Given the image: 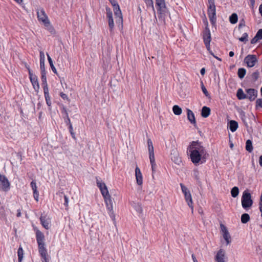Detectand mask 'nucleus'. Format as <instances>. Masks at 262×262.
Masks as SVG:
<instances>
[{
  "label": "nucleus",
  "instance_id": "nucleus-1",
  "mask_svg": "<svg viewBox=\"0 0 262 262\" xmlns=\"http://www.w3.org/2000/svg\"><path fill=\"white\" fill-rule=\"evenodd\" d=\"M190 158L195 165L205 162L208 156L205 148L199 142L193 141L189 146Z\"/></svg>",
  "mask_w": 262,
  "mask_h": 262
},
{
  "label": "nucleus",
  "instance_id": "nucleus-2",
  "mask_svg": "<svg viewBox=\"0 0 262 262\" xmlns=\"http://www.w3.org/2000/svg\"><path fill=\"white\" fill-rule=\"evenodd\" d=\"M97 185L99 188L102 195H103L105 203L106 205L107 209L110 211L113 210V201L111 199V196L108 192V189L105 184L98 180H97Z\"/></svg>",
  "mask_w": 262,
  "mask_h": 262
},
{
  "label": "nucleus",
  "instance_id": "nucleus-3",
  "mask_svg": "<svg viewBox=\"0 0 262 262\" xmlns=\"http://www.w3.org/2000/svg\"><path fill=\"white\" fill-rule=\"evenodd\" d=\"M37 15L39 21L47 29L51 32L54 31V28L43 9H39L37 10Z\"/></svg>",
  "mask_w": 262,
  "mask_h": 262
},
{
  "label": "nucleus",
  "instance_id": "nucleus-4",
  "mask_svg": "<svg viewBox=\"0 0 262 262\" xmlns=\"http://www.w3.org/2000/svg\"><path fill=\"white\" fill-rule=\"evenodd\" d=\"M113 7L116 24L119 27L123 26V16L120 7L116 0H109Z\"/></svg>",
  "mask_w": 262,
  "mask_h": 262
},
{
  "label": "nucleus",
  "instance_id": "nucleus-5",
  "mask_svg": "<svg viewBox=\"0 0 262 262\" xmlns=\"http://www.w3.org/2000/svg\"><path fill=\"white\" fill-rule=\"evenodd\" d=\"M253 204V201L251 199V195L248 190H245L243 192L242 197V207L247 209L250 208Z\"/></svg>",
  "mask_w": 262,
  "mask_h": 262
},
{
  "label": "nucleus",
  "instance_id": "nucleus-6",
  "mask_svg": "<svg viewBox=\"0 0 262 262\" xmlns=\"http://www.w3.org/2000/svg\"><path fill=\"white\" fill-rule=\"evenodd\" d=\"M180 186H181L182 191L184 194L185 200L186 202H187L188 206L191 208V212L193 213L194 208H193L192 196L190 193V192L188 190V189L185 186H184L182 183L180 184Z\"/></svg>",
  "mask_w": 262,
  "mask_h": 262
},
{
  "label": "nucleus",
  "instance_id": "nucleus-7",
  "mask_svg": "<svg viewBox=\"0 0 262 262\" xmlns=\"http://www.w3.org/2000/svg\"><path fill=\"white\" fill-rule=\"evenodd\" d=\"M208 15L210 20L213 24L215 20L216 16V8L214 0H208Z\"/></svg>",
  "mask_w": 262,
  "mask_h": 262
},
{
  "label": "nucleus",
  "instance_id": "nucleus-8",
  "mask_svg": "<svg viewBox=\"0 0 262 262\" xmlns=\"http://www.w3.org/2000/svg\"><path fill=\"white\" fill-rule=\"evenodd\" d=\"M0 188L2 190L7 192L10 188V184L8 179L4 175L0 173Z\"/></svg>",
  "mask_w": 262,
  "mask_h": 262
},
{
  "label": "nucleus",
  "instance_id": "nucleus-9",
  "mask_svg": "<svg viewBox=\"0 0 262 262\" xmlns=\"http://www.w3.org/2000/svg\"><path fill=\"white\" fill-rule=\"evenodd\" d=\"M203 40L205 46L208 51H210V43L211 40V34L209 29L208 27V25L205 28V29L203 34Z\"/></svg>",
  "mask_w": 262,
  "mask_h": 262
},
{
  "label": "nucleus",
  "instance_id": "nucleus-10",
  "mask_svg": "<svg viewBox=\"0 0 262 262\" xmlns=\"http://www.w3.org/2000/svg\"><path fill=\"white\" fill-rule=\"evenodd\" d=\"M170 158L176 164L180 165L182 164V160L177 148H173L171 150Z\"/></svg>",
  "mask_w": 262,
  "mask_h": 262
},
{
  "label": "nucleus",
  "instance_id": "nucleus-11",
  "mask_svg": "<svg viewBox=\"0 0 262 262\" xmlns=\"http://www.w3.org/2000/svg\"><path fill=\"white\" fill-rule=\"evenodd\" d=\"M220 228L224 239L226 242V245H228L231 243V236L227 227L223 224H220Z\"/></svg>",
  "mask_w": 262,
  "mask_h": 262
},
{
  "label": "nucleus",
  "instance_id": "nucleus-12",
  "mask_svg": "<svg viewBox=\"0 0 262 262\" xmlns=\"http://www.w3.org/2000/svg\"><path fill=\"white\" fill-rule=\"evenodd\" d=\"M244 62L249 68L253 67L257 62V59L255 55H248L244 58Z\"/></svg>",
  "mask_w": 262,
  "mask_h": 262
},
{
  "label": "nucleus",
  "instance_id": "nucleus-13",
  "mask_svg": "<svg viewBox=\"0 0 262 262\" xmlns=\"http://www.w3.org/2000/svg\"><path fill=\"white\" fill-rule=\"evenodd\" d=\"M28 72H29V78L30 79V81L32 84V85L33 86V88L35 89L36 91H37L39 89V85L37 77L34 75L30 69L28 68Z\"/></svg>",
  "mask_w": 262,
  "mask_h": 262
},
{
  "label": "nucleus",
  "instance_id": "nucleus-14",
  "mask_svg": "<svg viewBox=\"0 0 262 262\" xmlns=\"http://www.w3.org/2000/svg\"><path fill=\"white\" fill-rule=\"evenodd\" d=\"M226 258V252L223 249H220L216 253L215 256L216 262H225Z\"/></svg>",
  "mask_w": 262,
  "mask_h": 262
},
{
  "label": "nucleus",
  "instance_id": "nucleus-15",
  "mask_svg": "<svg viewBox=\"0 0 262 262\" xmlns=\"http://www.w3.org/2000/svg\"><path fill=\"white\" fill-rule=\"evenodd\" d=\"M135 177L137 185L139 186H142L143 184V176L140 168L137 166L135 168Z\"/></svg>",
  "mask_w": 262,
  "mask_h": 262
},
{
  "label": "nucleus",
  "instance_id": "nucleus-16",
  "mask_svg": "<svg viewBox=\"0 0 262 262\" xmlns=\"http://www.w3.org/2000/svg\"><path fill=\"white\" fill-rule=\"evenodd\" d=\"M106 16L108 18V26L109 28L111 30V31H112L114 29V20L113 18V13L110 8H106Z\"/></svg>",
  "mask_w": 262,
  "mask_h": 262
},
{
  "label": "nucleus",
  "instance_id": "nucleus-17",
  "mask_svg": "<svg viewBox=\"0 0 262 262\" xmlns=\"http://www.w3.org/2000/svg\"><path fill=\"white\" fill-rule=\"evenodd\" d=\"M156 5L158 6V11L160 14H164L167 10L164 0H156Z\"/></svg>",
  "mask_w": 262,
  "mask_h": 262
},
{
  "label": "nucleus",
  "instance_id": "nucleus-18",
  "mask_svg": "<svg viewBox=\"0 0 262 262\" xmlns=\"http://www.w3.org/2000/svg\"><path fill=\"white\" fill-rule=\"evenodd\" d=\"M39 252L42 257L43 262H48L47 250L45 244L38 245Z\"/></svg>",
  "mask_w": 262,
  "mask_h": 262
},
{
  "label": "nucleus",
  "instance_id": "nucleus-19",
  "mask_svg": "<svg viewBox=\"0 0 262 262\" xmlns=\"http://www.w3.org/2000/svg\"><path fill=\"white\" fill-rule=\"evenodd\" d=\"M247 98L250 101L254 100L257 96V92L253 89H249L247 90Z\"/></svg>",
  "mask_w": 262,
  "mask_h": 262
},
{
  "label": "nucleus",
  "instance_id": "nucleus-20",
  "mask_svg": "<svg viewBox=\"0 0 262 262\" xmlns=\"http://www.w3.org/2000/svg\"><path fill=\"white\" fill-rule=\"evenodd\" d=\"M36 239L38 245L45 244V236L39 230L36 231Z\"/></svg>",
  "mask_w": 262,
  "mask_h": 262
},
{
  "label": "nucleus",
  "instance_id": "nucleus-21",
  "mask_svg": "<svg viewBox=\"0 0 262 262\" xmlns=\"http://www.w3.org/2000/svg\"><path fill=\"white\" fill-rule=\"evenodd\" d=\"M260 39H262V29L257 32L255 36L251 39V43L254 44Z\"/></svg>",
  "mask_w": 262,
  "mask_h": 262
},
{
  "label": "nucleus",
  "instance_id": "nucleus-22",
  "mask_svg": "<svg viewBox=\"0 0 262 262\" xmlns=\"http://www.w3.org/2000/svg\"><path fill=\"white\" fill-rule=\"evenodd\" d=\"M187 118L189 121L193 124H196V121L193 113L189 109L187 110Z\"/></svg>",
  "mask_w": 262,
  "mask_h": 262
},
{
  "label": "nucleus",
  "instance_id": "nucleus-23",
  "mask_svg": "<svg viewBox=\"0 0 262 262\" xmlns=\"http://www.w3.org/2000/svg\"><path fill=\"white\" fill-rule=\"evenodd\" d=\"M211 110L209 107L207 106H203L201 111V116L203 118L208 117L210 114Z\"/></svg>",
  "mask_w": 262,
  "mask_h": 262
},
{
  "label": "nucleus",
  "instance_id": "nucleus-24",
  "mask_svg": "<svg viewBox=\"0 0 262 262\" xmlns=\"http://www.w3.org/2000/svg\"><path fill=\"white\" fill-rule=\"evenodd\" d=\"M40 222L42 225L46 229H49L50 227V222L48 220H46L45 217L41 216L40 217Z\"/></svg>",
  "mask_w": 262,
  "mask_h": 262
},
{
  "label": "nucleus",
  "instance_id": "nucleus-25",
  "mask_svg": "<svg viewBox=\"0 0 262 262\" xmlns=\"http://www.w3.org/2000/svg\"><path fill=\"white\" fill-rule=\"evenodd\" d=\"M230 129L232 132H234L238 128V123L234 120H231L229 123Z\"/></svg>",
  "mask_w": 262,
  "mask_h": 262
},
{
  "label": "nucleus",
  "instance_id": "nucleus-26",
  "mask_svg": "<svg viewBox=\"0 0 262 262\" xmlns=\"http://www.w3.org/2000/svg\"><path fill=\"white\" fill-rule=\"evenodd\" d=\"M172 111L174 115H180L182 113V108L178 105H175L172 107Z\"/></svg>",
  "mask_w": 262,
  "mask_h": 262
},
{
  "label": "nucleus",
  "instance_id": "nucleus-27",
  "mask_svg": "<svg viewBox=\"0 0 262 262\" xmlns=\"http://www.w3.org/2000/svg\"><path fill=\"white\" fill-rule=\"evenodd\" d=\"M236 95L238 99L239 100L247 98L246 95L244 94L243 91L241 89H239L237 90Z\"/></svg>",
  "mask_w": 262,
  "mask_h": 262
},
{
  "label": "nucleus",
  "instance_id": "nucleus-28",
  "mask_svg": "<svg viewBox=\"0 0 262 262\" xmlns=\"http://www.w3.org/2000/svg\"><path fill=\"white\" fill-rule=\"evenodd\" d=\"M246 73V70L244 68H239L238 70L237 75L240 79H243L245 76Z\"/></svg>",
  "mask_w": 262,
  "mask_h": 262
},
{
  "label": "nucleus",
  "instance_id": "nucleus-29",
  "mask_svg": "<svg viewBox=\"0 0 262 262\" xmlns=\"http://www.w3.org/2000/svg\"><path fill=\"white\" fill-rule=\"evenodd\" d=\"M246 149L251 152L253 150V146L252 141L250 140H248L246 143Z\"/></svg>",
  "mask_w": 262,
  "mask_h": 262
},
{
  "label": "nucleus",
  "instance_id": "nucleus-30",
  "mask_svg": "<svg viewBox=\"0 0 262 262\" xmlns=\"http://www.w3.org/2000/svg\"><path fill=\"white\" fill-rule=\"evenodd\" d=\"M148 149L149 154L154 153V148L151 140H147Z\"/></svg>",
  "mask_w": 262,
  "mask_h": 262
},
{
  "label": "nucleus",
  "instance_id": "nucleus-31",
  "mask_svg": "<svg viewBox=\"0 0 262 262\" xmlns=\"http://www.w3.org/2000/svg\"><path fill=\"white\" fill-rule=\"evenodd\" d=\"M47 56H48V60L49 61V64H50V66L51 67L52 70L55 74H57V70L53 64V61L48 54H47Z\"/></svg>",
  "mask_w": 262,
  "mask_h": 262
},
{
  "label": "nucleus",
  "instance_id": "nucleus-32",
  "mask_svg": "<svg viewBox=\"0 0 262 262\" xmlns=\"http://www.w3.org/2000/svg\"><path fill=\"white\" fill-rule=\"evenodd\" d=\"M238 19L237 15L236 13H233L229 18L230 22L232 24H235L237 23Z\"/></svg>",
  "mask_w": 262,
  "mask_h": 262
},
{
  "label": "nucleus",
  "instance_id": "nucleus-33",
  "mask_svg": "<svg viewBox=\"0 0 262 262\" xmlns=\"http://www.w3.org/2000/svg\"><path fill=\"white\" fill-rule=\"evenodd\" d=\"M250 220L249 215L247 213H244L242 215L241 222L243 224L247 223Z\"/></svg>",
  "mask_w": 262,
  "mask_h": 262
},
{
  "label": "nucleus",
  "instance_id": "nucleus-34",
  "mask_svg": "<svg viewBox=\"0 0 262 262\" xmlns=\"http://www.w3.org/2000/svg\"><path fill=\"white\" fill-rule=\"evenodd\" d=\"M231 195L233 198H236L239 193V189L237 187H234L231 191Z\"/></svg>",
  "mask_w": 262,
  "mask_h": 262
},
{
  "label": "nucleus",
  "instance_id": "nucleus-35",
  "mask_svg": "<svg viewBox=\"0 0 262 262\" xmlns=\"http://www.w3.org/2000/svg\"><path fill=\"white\" fill-rule=\"evenodd\" d=\"M17 253L18 256V260L19 262H21L23 257V250L21 247L19 248Z\"/></svg>",
  "mask_w": 262,
  "mask_h": 262
},
{
  "label": "nucleus",
  "instance_id": "nucleus-36",
  "mask_svg": "<svg viewBox=\"0 0 262 262\" xmlns=\"http://www.w3.org/2000/svg\"><path fill=\"white\" fill-rule=\"evenodd\" d=\"M43 85V92L45 94V97H47V96H49V89L48 87V84H42Z\"/></svg>",
  "mask_w": 262,
  "mask_h": 262
},
{
  "label": "nucleus",
  "instance_id": "nucleus-37",
  "mask_svg": "<svg viewBox=\"0 0 262 262\" xmlns=\"http://www.w3.org/2000/svg\"><path fill=\"white\" fill-rule=\"evenodd\" d=\"M248 35L247 33H244L243 36L239 38V40L242 42H246L248 41Z\"/></svg>",
  "mask_w": 262,
  "mask_h": 262
},
{
  "label": "nucleus",
  "instance_id": "nucleus-38",
  "mask_svg": "<svg viewBox=\"0 0 262 262\" xmlns=\"http://www.w3.org/2000/svg\"><path fill=\"white\" fill-rule=\"evenodd\" d=\"M259 73L258 71L253 73L251 75L252 80L254 81H255L256 80H257L259 77Z\"/></svg>",
  "mask_w": 262,
  "mask_h": 262
},
{
  "label": "nucleus",
  "instance_id": "nucleus-39",
  "mask_svg": "<svg viewBox=\"0 0 262 262\" xmlns=\"http://www.w3.org/2000/svg\"><path fill=\"white\" fill-rule=\"evenodd\" d=\"M201 88H202V91H203V93L205 94V95L206 97H209V94L208 93L207 89L205 87L203 82H201Z\"/></svg>",
  "mask_w": 262,
  "mask_h": 262
},
{
  "label": "nucleus",
  "instance_id": "nucleus-40",
  "mask_svg": "<svg viewBox=\"0 0 262 262\" xmlns=\"http://www.w3.org/2000/svg\"><path fill=\"white\" fill-rule=\"evenodd\" d=\"M41 80L42 81V84H47L46 72H41Z\"/></svg>",
  "mask_w": 262,
  "mask_h": 262
},
{
  "label": "nucleus",
  "instance_id": "nucleus-41",
  "mask_svg": "<svg viewBox=\"0 0 262 262\" xmlns=\"http://www.w3.org/2000/svg\"><path fill=\"white\" fill-rule=\"evenodd\" d=\"M39 60L40 62H45V55L43 51L39 52Z\"/></svg>",
  "mask_w": 262,
  "mask_h": 262
},
{
  "label": "nucleus",
  "instance_id": "nucleus-42",
  "mask_svg": "<svg viewBox=\"0 0 262 262\" xmlns=\"http://www.w3.org/2000/svg\"><path fill=\"white\" fill-rule=\"evenodd\" d=\"M31 186L33 190V192L37 191V186H36V183L35 182L32 181L31 183Z\"/></svg>",
  "mask_w": 262,
  "mask_h": 262
},
{
  "label": "nucleus",
  "instance_id": "nucleus-43",
  "mask_svg": "<svg viewBox=\"0 0 262 262\" xmlns=\"http://www.w3.org/2000/svg\"><path fill=\"white\" fill-rule=\"evenodd\" d=\"M149 158L150 163L155 162V158L154 153L149 154Z\"/></svg>",
  "mask_w": 262,
  "mask_h": 262
},
{
  "label": "nucleus",
  "instance_id": "nucleus-44",
  "mask_svg": "<svg viewBox=\"0 0 262 262\" xmlns=\"http://www.w3.org/2000/svg\"><path fill=\"white\" fill-rule=\"evenodd\" d=\"M40 68L41 72H46L45 62H40Z\"/></svg>",
  "mask_w": 262,
  "mask_h": 262
},
{
  "label": "nucleus",
  "instance_id": "nucleus-45",
  "mask_svg": "<svg viewBox=\"0 0 262 262\" xmlns=\"http://www.w3.org/2000/svg\"><path fill=\"white\" fill-rule=\"evenodd\" d=\"M256 106L262 108V99H258L256 101Z\"/></svg>",
  "mask_w": 262,
  "mask_h": 262
},
{
  "label": "nucleus",
  "instance_id": "nucleus-46",
  "mask_svg": "<svg viewBox=\"0 0 262 262\" xmlns=\"http://www.w3.org/2000/svg\"><path fill=\"white\" fill-rule=\"evenodd\" d=\"M145 3L147 6H151L154 8V3L152 0H146Z\"/></svg>",
  "mask_w": 262,
  "mask_h": 262
},
{
  "label": "nucleus",
  "instance_id": "nucleus-47",
  "mask_svg": "<svg viewBox=\"0 0 262 262\" xmlns=\"http://www.w3.org/2000/svg\"><path fill=\"white\" fill-rule=\"evenodd\" d=\"M60 95L63 99L69 100V98L66 94H64L63 93H61L60 94Z\"/></svg>",
  "mask_w": 262,
  "mask_h": 262
},
{
  "label": "nucleus",
  "instance_id": "nucleus-48",
  "mask_svg": "<svg viewBox=\"0 0 262 262\" xmlns=\"http://www.w3.org/2000/svg\"><path fill=\"white\" fill-rule=\"evenodd\" d=\"M45 99H46V102H47V104H48V106H51V100H50V96H47V97H45Z\"/></svg>",
  "mask_w": 262,
  "mask_h": 262
},
{
  "label": "nucleus",
  "instance_id": "nucleus-49",
  "mask_svg": "<svg viewBox=\"0 0 262 262\" xmlns=\"http://www.w3.org/2000/svg\"><path fill=\"white\" fill-rule=\"evenodd\" d=\"M34 198L36 201H38L39 193L38 191L33 192Z\"/></svg>",
  "mask_w": 262,
  "mask_h": 262
},
{
  "label": "nucleus",
  "instance_id": "nucleus-50",
  "mask_svg": "<svg viewBox=\"0 0 262 262\" xmlns=\"http://www.w3.org/2000/svg\"><path fill=\"white\" fill-rule=\"evenodd\" d=\"M150 164H151V166L152 173H154L155 172V169H156V162L150 163Z\"/></svg>",
  "mask_w": 262,
  "mask_h": 262
},
{
  "label": "nucleus",
  "instance_id": "nucleus-51",
  "mask_svg": "<svg viewBox=\"0 0 262 262\" xmlns=\"http://www.w3.org/2000/svg\"><path fill=\"white\" fill-rule=\"evenodd\" d=\"M136 210L138 211V212L139 213H141L142 212V208L141 206H140V205H137Z\"/></svg>",
  "mask_w": 262,
  "mask_h": 262
},
{
  "label": "nucleus",
  "instance_id": "nucleus-52",
  "mask_svg": "<svg viewBox=\"0 0 262 262\" xmlns=\"http://www.w3.org/2000/svg\"><path fill=\"white\" fill-rule=\"evenodd\" d=\"M245 26V23L244 20L241 21L239 25H238V29H241L243 27H244Z\"/></svg>",
  "mask_w": 262,
  "mask_h": 262
},
{
  "label": "nucleus",
  "instance_id": "nucleus-53",
  "mask_svg": "<svg viewBox=\"0 0 262 262\" xmlns=\"http://www.w3.org/2000/svg\"><path fill=\"white\" fill-rule=\"evenodd\" d=\"M209 52L214 58H215L216 59H217L219 61H221V59L219 58L218 57L216 56L215 55H214L213 53L211 51L210 49V51H209Z\"/></svg>",
  "mask_w": 262,
  "mask_h": 262
},
{
  "label": "nucleus",
  "instance_id": "nucleus-54",
  "mask_svg": "<svg viewBox=\"0 0 262 262\" xmlns=\"http://www.w3.org/2000/svg\"><path fill=\"white\" fill-rule=\"evenodd\" d=\"M249 1L250 2L251 7L253 8L255 5V0H249Z\"/></svg>",
  "mask_w": 262,
  "mask_h": 262
},
{
  "label": "nucleus",
  "instance_id": "nucleus-55",
  "mask_svg": "<svg viewBox=\"0 0 262 262\" xmlns=\"http://www.w3.org/2000/svg\"><path fill=\"white\" fill-rule=\"evenodd\" d=\"M64 200H65V205L66 206H68V198H67V196L66 195L64 196Z\"/></svg>",
  "mask_w": 262,
  "mask_h": 262
},
{
  "label": "nucleus",
  "instance_id": "nucleus-56",
  "mask_svg": "<svg viewBox=\"0 0 262 262\" xmlns=\"http://www.w3.org/2000/svg\"><path fill=\"white\" fill-rule=\"evenodd\" d=\"M259 163L260 166L262 167V155L260 156L259 159Z\"/></svg>",
  "mask_w": 262,
  "mask_h": 262
},
{
  "label": "nucleus",
  "instance_id": "nucleus-57",
  "mask_svg": "<svg viewBox=\"0 0 262 262\" xmlns=\"http://www.w3.org/2000/svg\"><path fill=\"white\" fill-rule=\"evenodd\" d=\"M192 258L193 262H198V261L196 259L195 256H194V254L192 255Z\"/></svg>",
  "mask_w": 262,
  "mask_h": 262
},
{
  "label": "nucleus",
  "instance_id": "nucleus-58",
  "mask_svg": "<svg viewBox=\"0 0 262 262\" xmlns=\"http://www.w3.org/2000/svg\"><path fill=\"white\" fill-rule=\"evenodd\" d=\"M201 74L203 75L204 74H205V68H202L201 70Z\"/></svg>",
  "mask_w": 262,
  "mask_h": 262
},
{
  "label": "nucleus",
  "instance_id": "nucleus-59",
  "mask_svg": "<svg viewBox=\"0 0 262 262\" xmlns=\"http://www.w3.org/2000/svg\"><path fill=\"white\" fill-rule=\"evenodd\" d=\"M259 13H260V14H261V15L262 16V4H261L259 6Z\"/></svg>",
  "mask_w": 262,
  "mask_h": 262
},
{
  "label": "nucleus",
  "instance_id": "nucleus-60",
  "mask_svg": "<svg viewBox=\"0 0 262 262\" xmlns=\"http://www.w3.org/2000/svg\"><path fill=\"white\" fill-rule=\"evenodd\" d=\"M14 1H15L18 4H21L23 2V0H14Z\"/></svg>",
  "mask_w": 262,
  "mask_h": 262
},
{
  "label": "nucleus",
  "instance_id": "nucleus-61",
  "mask_svg": "<svg viewBox=\"0 0 262 262\" xmlns=\"http://www.w3.org/2000/svg\"><path fill=\"white\" fill-rule=\"evenodd\" d=\"M259 209L261 213V216H262V203H259Z\"/></svg>",
  "mask_w": 262,
  "mask_h": 262
},
{
  "label": "nucleus",
  "instance_id": "nucleus-62",
  "mask_svg": "<svg viewBox=\"0 0 262 262\" xmlns=\"http://www.w3.org/2000/svg\"><path fill=\"white\" fill-rule=\"evenodd\" d=\"M229 56L231 57H233L234 56V53L233 51H230L229 52Z\"/></svg>",
  "mask_w": 262,
  "mask_h": 262
},
{
  "label": "nucleus",
  "instance_id": "nucleus-63",
  "mask_svg": "<svg viewBox=\"0 0 262 262\" xmlns=\"http://www.w3.org/2000/svg\"><path fill=\"white\" fill-rule=\"evenodd\" d=\"M20 215H21L20 210H17V216L19 217V216H20Z\"/></svg>",
  "mask_w": 262,
  "mask_h": 262
},
{
  "label": "nucleus",
  "instance_id": "nucleus-64",
  "mask_svg": "<svg viewBox=\"0 0 262 262\" xmlns=\"http://www.w3.org/2000/svg\"><path fill=\"white\" fill-rule=\"evenodd\" d=\"M230 147L232 148L233 147V144L232 143H230Z\"/></svg>",
  "mask_w": 262,
  "mask_h": 262
}]
</instances>
